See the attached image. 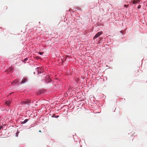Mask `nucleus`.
Wrapping results in <instances>:
<instances>
[{
    "instance_id": "nucleus-1",
    "label": "nucleus",
    "mask_w": 147,
    "mask_h": 147,
    "mask_svg": "<svg viewBox=\"0 0 147 147\" xmlns=\"http://www.w3.org/2000/svg\"><path fill=\"white\" fill-rule=\"evenodd\" d=\"M102 32H99L97 33L96 35L94 36L93 38L94 39L99 37L100 35L102 34Z\"/></svg>"
},
{
    "instance_id": "nucleus-2",
    "label": "nucleus",
    "mask_w": 147,
    "mask_h": 147,
    "mask_svg": "<svg viewBox=\"0 0 147 147\" xmlns=\"http://www.w3.org/2000/svg\"><path fill=\"white\" fill-rule=\"evenodd\" d=\"M31 102V101L30 100H28L26 101H23L21 103L22 104H28L29 103Z\"/></svg>"
},
{
    "instance_id": "nucleus-3",
    "label": "nucleus",
    "mask_w": 147,
    "mask_h": 147,
    "mask_svg": "<svg viewBox=\"0 0 147 147\" xmlns=\"http://www.w3.org/2000/svg\"><path fill=\"white\" fill-rule=\"evenodd\" d=\"M141 0H134L132 1V3L134 4L138 3L140 4V3Z\"/></svg>"
},
{
    "instance_id": "nucleus-4",
    "label": "nucleus",
    "mask_w": 147,
    "mask_h": 147,
    "mask_svg": "<svg viewBox=\"0 0 147 147\" xmlns=\"http://www.w3.org/2000/svg\"><path fill=\"white\" fill-rule=\"evenodd\" d=\"M13 69V67L11 66L9 67V69L6 70V71H11Z\"/></svg>"
},
{
    "instance_id": "nucleus-5",
    "label": "nucleus",
    "mask_w": 147,
    "mask_h": 147,
    "mask_svg": "<svg viewBox=\"0 0 147 147\" xmlns=\"http://www.w3.org/2000/svg\"><path fill=\"white\" fill-rule=\"evenodd\" d=\"M27 81V79L26 78L23 79H22V81L21 82V84H24Z\"/></svg>"
},
{
    "instance_id": "nucleus-6",
    "label": "nucleus",
    "mask_w": 147,
    "mask_h": 147,
    "mask_svg": "<svg viewBox=\"0 0 147 147\" xmlns=\"http://www.w3.org/2000/svg\"><path fill=\"white\" fill-rule=\"evenodd\" d=\"M11 101L9 100H7V101H6L5 102V103L7 105H9V104H10L11 103Z\"/></svg>"
},
{
    "instance_id": "nucleus-7",
    "label": "nucleus",
    "mask_w": 147,
    "mask_h": 147,
    "mask_svg": "<svg viewBox=\"0 0 147 147\" xmlns=\"http://www.w3.org/2000/svg\"><path fill=\"white\" fill-rule=\"evenodd\" d=\"M28 121V120L27 119H25L24 121L22 122L21 123L22 124L25 123H26Z\"/></svg>"
},
{
    "instance_id": "nucleus-8",
    "label": "nucleus",
    "mask_w": 147,
    "mask_h": 147,
    "mask_svg": "<svg viewBox=\"0 0 147 147\" xmlns=\"http://www.w3.org/2000/svg\"><path fill=\"white\" fill-rule=\"evenodd\" d=\"M28 59L27 58H25L24 60V62H26V61L28 60Z\"/></svg>"
},
{
    "instance_id": "nucleus-9",
    "label": "nucleus",
    "mask_w": 147,
    "mask_h": 147,
    "mask_svg": "<svg viewBox=\"0 0 147 147\" xmlns=\"http://www.w3.org/2000/svg\"><path fill=\"white\" fill-rule=\"evenodd\" d=\"M141 6L140 5H139L138 7V9H140L141 8Z\"/></svg>"
},
{
    "instance_id": "nucleus-10",
    "label": "nucleus",
    "mask_w": 147,
    "mask_h": 147,
    "mask_svg": "<svg viewBox=\"0 0 147 147\" xmlns=\"http://www.w3.org/2000/svg\"><path fill=\"white\" fill-rule=\"evenodd\" d=\"M44 52H39V54L40 55H42L43 53Z\"/></svg>"
},
{
    "instance_id": "nucleus-11",
    "label": "nucleus",
    "mask_w": 147,
    "mask_h": 147,
    "mask_svg": "<svg viewBox=\"0 0 147 147\" xmlns=\"http://www.w3.org/2000/svg\"><path fill=\"white\" fill-rule=\"evenodd\" d=\"M128 5H124V6L125 7H128Z\"/></svg>"
},
{
    "instance_id": "nucleus-12",
    "label": "nucleus",
    "mask_w": 147,
    "mask_h": 147,
    "mask_svg": "<svg viewBox=\"0 0 147 147\" xmlns=\"http://www.w3.org/2000/svg\"><path fill=\"white\" fill-rule=\"evenodd\" d=\"M2 128H3V127L2 126H1L0 127V130H1V129Z\"/></svg>"
},
{
    "instance_id": "nucleus-13",
    "label": "nucleus",
    "mask_w": 147,
    "mask_h": 147,
    "mask_svg": "<svg viewBox=\"0 0 147 147\" xmlns=\"http://www.w3.org/2000/svg\"><path fill=\"white\" fill-rule=\"evenodd\" d=\"M59 116H56V117H58Z\"/></svg>"
},
{
    "instance_id": "nucleus-14",
    "label": "nucleus",
    "mask_w": 147,
    "mask_h": 147,
    "mask_svg": "<svg viewBox=\"0 0 147 147\" xmlns=\"http://www.w3.org/2000/svg\"><path fill=\"white\" fill-rule=\"evenodd\" d=\"M39 132H41V130H39Z\"/></svg>"
},
{
    "instance_id": "nucleus-15",
    "label": "nucleus",
    "mask_w": 147,
    "mask_h": 147,
    "mask_svg": "<svg viewBox=\"0 0 147 147\" xmlns=\"http://www.w3.org/2000/svg\"><path fill=\"white\" fill-rule=\"evenodd\" d=\"M16 82H17V81H15V82H15V83H16Z\"/></svg>"
}]
</instances>
